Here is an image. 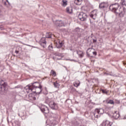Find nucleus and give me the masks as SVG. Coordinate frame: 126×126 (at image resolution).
<instances>
[{"label": "nucleus", "instance_id": "obj_1", "mask_svg": "<svg viewBox=\"0 0 126 126\" xmlns=\"http://www.w3.org/2000/svg\"><path fill=\"white\" fill-rule=\"evenodd\" d=\"M25 89L27 93L33 92L36 93V94H40L42 91V86L40 85V84L37 82L27 86Z\"/></svg>", "mask_w": 126, "mask_h": 126}, {"label": "nucleus", "instance_id": "obj_2", "mask_svg": "<svg viewBox=\"0 0 126 126\" xmlns=\"http://www.w3.org/2000/svg\"><path fill=\"white\" fill-rule=\"evenodd\" d=\"M119 5L116 3L114 4H112L109 6V9L112 12H114L116 14H119L120 17H124V15H125V11H124V9L123 8H120L119 9Z\"/></svg>", "mask_w": 126, "mask_h": 126}, {"label": "nucleus", "instance_id": "obj_3", "mask_svg": "<svg viewBox=\"0 0 126 126\" xmlns=\"http://www.w3.org/2000/svg\"><path fill=\"white\" fill-rule=\"evenodd\" d=\"M6 86H7V83L0 79V91H4L5 93L6 92V90H7Z\"/></svg>", "mask_w": 126, "mask_h": 126}, {"label": "nucleus", "instance_id": "obj_4", "mask_svg": "<svg viewBox=\"0 0 126 126\" xmlns=\"http://www.w3.org/2000/svg\"><path fill=\"white\" fill-rule=\"evenodd\" d=\"M78 18L81 21H85L87 19V15L85 13L80 12L78 14Z\"/></svg>", "mask_w": 126, "mask_h": 126}, {"label": "nucleus", "instance_id": "obj_5", "mask_svg": "<svg viewBox=\"0 0 126 126\" xmlns=\"http://www.w3.org/2000/svg\"><path fill=\"white\" fill-rule=\"evenodd\" d=\"M39 109L42 113L44 114H49L50 111L49 110V108L46 106V105H42L40 107H39Z\"/></svg>", "mask_w": 126, "mask_h": 126}, {"label": "nucleus", "instance_id": "obj_6", "mask_svg": "<svg viewBox=\"0 0 126 126\" xmlns=\"http://www.w3.org/2000/svg\"><path fill=\"white\" fill-rule=\"evenodd\" d=\"M49 107L51 108L52 110H58V104L54 101H51L49 103Z\"/></svg>", "mask_w": 126, "mask_h": 126}, {"label": "nucleus", "instance_id": "obj_7", "mask_svg": "<svg viewBox=\"0 0 126 126\" xmlns=\"http://www.w3.org/2000/svg\"><path fill=\"white\" fill-rule=\"evenodd\" d=\"M39 44L43 48H46V45L47 44L46 42V38L42 37L40 40Z\"/></svg>", "mask_w": 126, "mask_h": 126}, {"label": "nucleus", "instance_id": "obj_8", "mask_svg": "<svg viewBox=\"0 0 126 126\" xmlns=\"http://www.w3.org/2000/svg\"><path fill=\"white\" fill-rule=\"evenodd\" d=\"M55 25L57 27H63V26H65L63 22H62V21H56L55 22Z\"/></svg>", "mask_w": 126, "mask_h": 126}, {"label": "nucleus", "instance_id": "obj_9", "mask_svg": "<svg viewBox=\"0 0 126 126\" xmlns=\"http://www.w3.org/2000/svg\"><path fill=\"white\" fill-rule=\"evenodd\" d=\"M55 43L58 49H61V48H62V47L63 45V41H61L60 40H58L57 41H55Z\"/></svg>", "mask_w": 126, "mask_h": 126}, {"label": "nucleus", "instance_id": "obj_10", "mask_svg": "<svg viewBox=\"0 0 126 126\" xmlns=\"http://www.w3.org/2000/svg\"><path fill=\"white\" fill-rule=\"evenodd\" d=\"M87 55L88 56H92V55H95V51H94V49L92 48H89L87 50Z\"/></svg>", "mask_w": 126, "mask_h": 126}, {"label": "nucleus", "instance_id": "obj_11", "mask_svg": "<svg viewBox=\"0 0 126 126\" xmlns=\"http://www.w3.org/2000/svg\"><path fill=\"white\" fill-rule=\"evenodd\" d=\"M101 125L102 126H112V125H113V123H112V122H110L108 120H104L102 122Z\"/></svg>", "mask_w": 126, "mask_h": 126}, {"label": "nucleus", "instance_id": "obj_12", "mask_svg": "<svg viewBox=\"0 0 126 126\" xmlns=\"http://www.w3.org/2000/svg\"><path fill=\"white\" fill-rule=\"evenodd\" d=\"M100 8H104V7H108V2H102L99 4Z\"/></svg>", "mask_w": 126, "mask_h": 126}, {"label": "nucleus", "instance_id": "obj_13", "mask_svg": "<svg viewBox=\"0 0 126 126\" xmlns=\"http://www.w3.org/2000/svg\"><path fill=\"white\" fill-rule=\"evenodd\" d=\"M95 114L96 113H97V114H99V115H102V114L104 113V110H103L102 109H95Z\"/></svg>", "mask_w": 126, "mask_h": 126}, {"label": "nucleus", "instance_id": "obj_14", "mask_svg": "<svg viewBox=\"0 0 126 126\" xmlns=\"http://www.w3.org/2000/svg\"><path fill=\"white\" fill-rule=\"evenodd\" d=\"M113 117L114 118V119H115V120H118V119L120 118V114H119V112L116 111L114 113H113Z\"/></svg>", "mask_w": 126, "mask_h": 126}, {"label": "nucleus", "instance_id": "obj_15", "mask_svg": "<svg viewBox=\"0 0 126 126\" xmlns=\"http://www.w3.org/2000/svg\"><path fill=\"white\" fill-rule=\"evenodd\" d=\"M53 37H55V35L51 34V32L46 33V38H53Z\"/></svg>", "mask_w": 126, "mask_h": 126}, {"label": "nucleus", "instance_id": "obj_16", "mask_svg": "<svg viewBox=\"0 0 126 126\" xmlns=\"http://www.w3.org/2000/svg\"><path fill=\"white\" fill-rule=\"evenodd\" d=\"M77 54L79 56V58H83V55H84V54L83 53V52H82V51H77Z\"/></svg>", "mask_w": 126, "mask_h": 126}, {"label": "nucleus", "instance_id": "obj_17", "mask_svg": "<svg viewBox=\"0 0 126 126\" xmlns=\"http://www.w3.org/2000/svg\"><path fill=\"white\" fill-rule=\"evenodd\" d=\"M82 0H74V3L77 5H80L82 3Z\"/></svg>", "mask_w": 126, "mask_h": 126}, {"label": "nucleus", "instance_id": "obj_18", "mask_svg": "<svg viewBox=\"0 0 126 126\" xmlns=\"http://www.w3.org/2000/svg\"><path fill=\"white\" fill-rule=\"evenodd\" d=\"M73 85L75 86V87L77 88V87L80 85V82L79 81H76L73 83Z\"/></svg>", "mask_w": 126, "mask_h": 126}, {"label": "nucleus", "instance_id": "obj_19", "mask_svg": "<svg viewBox=\"0 0 126 126\" xmlns=\"http://www.w3.org/2000/svg\"><path fill=\"white\" fill-rule=\"evenodd\" d=\"M66 11L68 13H72V8L67 7L66 9Z\"/></svg>", "mask_w": 126, "mask_h": 126}, {"label": "nucleus", "instance_id": "obj_20", "mask_svg": "<svg viewBox=\"0 0 126 126\" xmlns=\"http://www.w3.org/2000/svg\"><path fill=\"white\" fill-rule=\"evenodd\" d=\"M106 103L107 104H110L111 105H114L115 102H114V100H109V101L107 100L106 101Z\"/></svg>", "mask_w": 126, "mask_h": 126}, {"label": "nucleus", "instance_id": "obj_21", "mask_svg": "<svg viewBox=\"0 0 126 126\" xmlns=\"http://www.w3.org/2000/svg\"><path fill=\"white\" fill-rule=\"evenodd\" d=\"M75 33H77V34H79V32H80V29L79 28H76L74 30Z\"/></svg>", "mask_w": 126, "mask_h": 126}, {"label": "nucleus", "instance_id": "obj_22", "mask_svg": "<svg viewBox=\"0 0 126 126\" xmlns=\"http://www.w3.org/2000/svg\"><path fill=\"white\" fill-rule=\"evenodd\" d=\"M58 56H55V57H53V59L54 61H60L61 60H62V57H60V58H58L57 57Z\"/></svg>", "mask_w": 126, "mask_h": 126}, {"label": "nucleus", "instance_id": "obj_23", "mask_svg": "<svg viewBox=\"0 0 126 126\" xmlns=\"http://www.w3.org/2000/svg\"><path fill=\"white\" fill-rule=\"evenodd\" d=\"M63 6H65L67 5V1L66 0H63Z\"/></svg>", "mask_w": 126, "mask_h": 126}, {"label": "nucleus", "instance_id": "obj_24", "mask_svg": "<svg viewBox=\"0 0 126 126\" xmlns=\"http://www.w3.org/2000/svg\"><path fill=\"white\" fill-rule=\"evenodd\" d=\"M46 103H51V102H53V101H52V98H49L48 97H46Z\"/></svg>", "mask_w": 126, "mask_h": 126}, {"label": "nucleus", "instance_id": "obj_25", "mask_svg": "<svg viewBox=\"0 0 126 126\" xmlns=\"http://www.w3.org/2000/svg\"><path fill=\"white\" fill-rule=\"evenodd\" d=\"M54 86H55V88H59L60 87V84L57 82L54 83Z\"/></svg>", "mask_w": 126, "mask_h": 126}, {"label": "nucleus", "instance_id": "obj_26", "mask_svg": "<svg viewBox=\"0 0 126 126\" xmlns=\"http://www.w3.org/2000/svg\"><path fill=\"white\" fill-rule=\"evenodd\" d=\"M93 12H94V10H93L91 12V13L90 14V17H91V18H93L94 20H95V19L93 18V16H94V14H93Z\"/></svg>", "mask_w": 126, "mask_h": 126}, {"label": "nucleus", "instance_id": "obj_27", "mask_svg": "<svg viewBox=\"0 0 126 126\" xmlns=\"http://www.w3.org/2000/svg\"><path fill=\"white\" fill-rule=\"evenodd\" d=\"M120 3L122 5H126V0H121Z\"/></svg>", "mask_w": 126, "mask_h": 126}, {"label": "nucleus", "instance_id": "obj_28", "mask_svg": "<svg viewBox=\"0 0 126 126\" xmlns=\"http://www.w3.org/2000/svg\"><path fill=\"white\" fill-rule=\"evenodd\" d=\"M55 56H56V57H63V54H61V53H54Z\"/></svg>", "mask_w": 126, "mask_h": 126}, {"label": "nucleus", "instance_id": "obj_29", "mask_svg": "<svg viewBox=\"0 0 126 126\" xmlns=\"http://www.w3.org/2000/svg\"><path fill=\"white\" fill-rule=\"evenodd\" d=\"M101 92L103 94H106V95H108V92L105 90H101Z\"/></svg>", "mask_w": 126, "mask_h": 126}, {"label": "nucleus", "instance_id": "obj_30", "mask_svg": "<svg viewBox=\"0 0 126 126\" xmlns=\"http://www.w3.org/2000/svg\"><path fill=\"white\" fill-rule=\"evenodd\" d=\"M51 74H52L53 76H56V72L55 71L52 70L51 71Z\"/></svg>", "mask_w": 126, "mask_h": 126}, {"label": "nucleus", "instance_id": "obj_31", "mask_svg": "<svg viewBox=\"0 0 126 126\" xmlns=\"http://www.w3.org/2000/svg\"><path fill=\"white\" fill-rule=\"evenodd\" d=\"M48 50H49L50 51H52L53 50V46L49 45L48 46Z\"/></svg>", "mask_w": 126, "mask_h": 126}, {"label": "nucleus", "instance_id": "obj_32", "mask_svg": "<svg viewBox=\"0 0 126 126\" xmlns=\"http://www.w3.org/2000/svg\"><path fill=\"white\" fill-rule=\"evenodd\" d=\"M115 103H116V104H120V100H115Z\"/></svg>", "mask_w": 126, "mask_h": 126}, {"label": "nucleus", "instance_id": "obj_33", "mask_svg": "<svg viewBox=\"0 0 126 126\" xmlns=\"http://www.w3.org/2000/svg\"><path fill=\"white\" fill-rule=\"evenodd\" d=\"M70 61H71V62H74L75 63H76V62H77V61H76L75 60H70Z\"/></svg>", "mask_w": 126, "mask_h": 126}, {"label": "nucleus", "instance_id": "obj_34", "mask_svg": "<svg viewBox=\"0 0 126 126\" xmlns=\"http://www.w3.org/2000/svg\"><path fill=\"white\" fill-rule=\"evenodd\" d=\"M14 88H20V87L19 86H17L15 87Z\"/></svg>", "mask_w": 126, "mask_h": 126}, {"label": "nucleus", "instance_id": "obj_35", "mask_svg": "<svg viewBox=\"0 0 126 126\" xmlns=\"http://www.w3.org/2000/svg\"><path fill=\"white\" fill-rule=\"evenodd\" d=\"M15 53H16V54H18L19 51H17V50H16L15 52Z\"/></svg>", "mask_w": 126, "mask_h": 126}, {"label": "nucleus", "instance_id": "obj_36", "mask_svg": "<svg viewBox=\"0 0 126 126\" xmlns=\"http://www.w3.org/2000/svg\"><path fill=\"white\" fill-rule=\"evenodd\" d=\"M90 22H91V24H92V23H93V22H92V21L91 20H90Z\"/></svg>", "mask_w": 126, "mask_h": 126}, {"label": "nucleus", "instance_id": "obj_37", "mask_svg": "<svg viewBox=\"0 0 126 126\" xmlns=\"http://www.w3.org/2000/svg\"><path fill=\"white\" fill-rule=\"evenodd\" d=\"M71 89H73V90H76L75 89H74L73 88H71Z\"/></svg>", "mask_w": 126, "mask_h": 126}, {"label": "nucleus", "instance_id": "obj_38", "mask_svg": "<svg viewBox=\"0 0 126 126\" xmlns=\"http://www.w3.org/2000/svg\"><path fill=\"white\" fill-rule=\"evenodd\" d=\"M7 2H8V4H9V2L8 1V0H6Z\"/></svg>", "mask_w": 126, "mask_h": 126}, {"label": "nucleus", "instance_id": "obj_39", "mask_svg": "<svg viewBox=\"0 0 126 126\" xmlns=\"http://www.w3.org/2000/svg\"><path fill=\"white\" fill-rule=\"evenodd\" d=\"M1 15V11L0 10V15Z\"/></svg>", "mask_w": 126, "mask_h": 126}, {"label": "nucleus", "instance_id": "obj_40", "mask_svg": "<svg viewBox=\"0 0 126 126\" xmlns=\"http://www.w3.org/2000/svg\"><path fill=\"white\" fill-rule=\"evenodd\" d=\"M4 4H5V5H6V2H4Z\"/></svg>", "mask_w": 126, "mask_h": 126}, {"label": "nucleus", "instance_id": "obj_41", "mask_svg": "<svg viewBox=\"0 0 126 126\" xmlns=\"http://www.w3.org/2000/svg\"><path fill=\"white\" fill-rule=\"evenodd\" d=\"M96 118H98V115H96Z\"/></svg>", "mask_w": 126, "mask_h": 126}, {"label": "nucleus", "instance_id": "obj_42", "mask_svg": "<svg viewBox=\"0 0 126 126\" xmlns=\"http://www.w3.org/2000/svg\"><path fill=\"white\" fill-rule=\"evenodd\" d=\"M95 56H96V52H95Z\"/></svg>", "mask_w": 126, "mask_h": 126}, {"label": "nucleus", "instance_id": "obj_43", "mask_svg": "<svg viewBox=\"0 0 126 126\" xmlns=\"http://www.w3.org/2000/svg\"><path fill=\"white\" fill-rule=\"evenodd\" d=\"M95 41V39H94V42Z\"/></svg>", "mask_w": 126, "mask_h": 126}, {"label": "nucleus", "instance_id": "obj_44", "mask_svg": "<svg viewBox=\"0 0 126 126\" xmlns=\"http://www.w3.org/2000/svg\"><path fill=\"white\" fill-rule=\"evenodd\" d=\"M16 123H13V125H14V124H15Z\"/></svg>", "mask_w": 126, "mask_h": 126}, {"label": "nucleus", "instance_id": "obj_45", "mask_svg": "<svg viewBox=\"0 0 126 126\" xmlns=\"http://www.w3.org/2000/svg\"><path fill=\"white\" fill-rule=\"evenodd\" d=\"M94 116H95V114H94Z\"/></svg>", "mask_w": 126, "mask_h": 126}, {"label": "nucleus", "instance_id": "obj_46", "mask_svg": "<svg viewBox=\"0 0 126 126\" xmlns=\"http://www.w3.org/2000/svg\"><path fill=\"white\" fill-rule=\"evenodd\" d=\"M124 119H126V118H124Z\"/></svg>", "mask_w": 126, "mask_h": 126}, {"label": "nucleus", "instance_id": "obj_47", "mask_svg": "<svg viewBox=\"0 0 126 126\" xmlns=\"http://www.w3.org/2000/svg\"><path fill=\"white\" fill-rule=\"evenodd\" d=\"M95 42H96V40H95Z\"/></svg>", "mask_w": 126, "mask_h": 126}]
</instances>
